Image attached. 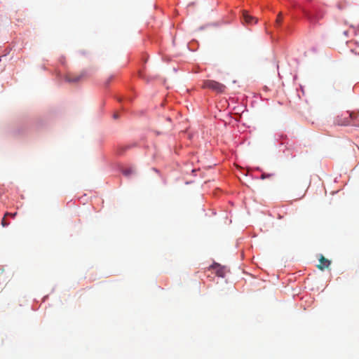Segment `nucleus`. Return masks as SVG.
Returning <instances> with one entry per match:
<instances>
[{
    "instance_id": "nucleus-12",
    "label": "nucleus",
    "mask_w": 359,
    "mask_h": 359,
    "mask_svg": "<svg viewBox=\"0 0 359 359\" xmlns=\"http://www.w3.org/2000/svg\"><path fill=\"white\" fill-rule=\"evenodd\" d=\"M269 175H265V174H262V179H264V178H266V177H269Z\"/></svg>"
},
{
    "instance_id": "nucleus-3",
    "label": "nucleus",
    "mask_w": 359,
    "mask_h": 359,
    "mask_svg": "<svg viewBox=\"0 0 359 359\" xmlns=\"http://www.w3.org/2000/svg\"><path fill=\"white\" fill-rule=\"evenodd\" d=\"M88 76V72L87 70H83L82 72L74 74L68 73L65 76V81L69 83H78L85 80Z\"/></svg>"
},
{
    "instance_id": "nucleus-13",
    "label": "nucleus",
    "mask_w": 359,
    "mask_h": 359,
    "mask_svg": "<svg viewBox=\"0 0 359 359\" xmlns=\"http://www.w3.org/2000/svg\"><path fill=\"white\" fill-rule=\"evenodd\" d=\"M118 117V114L117 113L114 114V118H117Z\"/></svg>"
},
{
    "instance_id": "nucleus-10",
    "label": "nucleus",
    "mask_w": 359,
    "mask_h": 359,
    "mask_svg": "<svg viewBox=\"0 0 359 359\" xmlns=\"http://www.w3.org/2000/svg\"><path fill=\"white\" fill-rule=\"evenodd\" d=\"M281 21H282V16H281V13H280L277 17L276 22L277 25H280Z\"/></svg>"
},
{
    "instance_id": "nucleus-5",
    "label": "nucleus",
    "mask_w": 359,
    "mask_h": 359,
    "mask_svg": "<svg viewBox=\"0 0 359 359\" xmlns=\"http://www.w3.org/2000/svg\"><path fill=\"white\" fill-rule=\"evenodd\" d=\"M323 14L318 13L316 14H308L307 18L311 23H316L318 20L323 18Z\"/></svg>"
},
{
    "instance_id": "nucleus-1",
    "label": "nucleus",
    "mask_w": 359,
    "mask_h": 359,
    "mask_svg": "<svg viewBox=\"0 0 359 359\" xmlns=\"http://www.w3.org/2000/svg\"><path fill=\"white\" fill-rule=\"evenodd\" d=\"M356 118L355 114L353 112L346 111L341 116H338L335 120V123L339 126H348L353 125L359 126V124L352 123V121Z\"/></svg>"
},
{
    "instance_id": "nucleus-8",
    "label": "nucleus",
    "mask_w": 359,
    "mask_h": 359,
    "mask_svg": "<svg viewBox=\"0 0 359 359\" xmlns=\"http://www.w3.org/2000/svg\"><path fill=\"white\" fill-rule=\"evenodd\" d=\"M134 172V170L132 168H126L123 169L122 173L126 176H129Z\"/></svg>"
},
{
    "instance_id": "nucleus-11",
    "label": "nucleus",
    "mask_w": 359,
    "mask_h": 359,
    "mask_svg": "<svg viewBox=\"0 0 359 359\" xmlns=\"http://www.w3.org/2000/svg\"><path fill=\"white\" fill-rule=\"evenodd\" d=\"M16 215H17V212H14V213L6 212V213L5 214V217L11 216V217H12L13 218V217H15L16 216Z\"/></svg>"
},
{
    "instance_id": "nucleus-2",
    "label": "nucleus",
    "mask_w": 359,
    "mask_h": 359,
    "mask_svg": "<svg viewBox=\"0 0 359 359\" xmlns=\"http://www.w3.org/2000/svg\"><path fill=\"white\" fill-rule=\"evenodd\" d=\"M202 88L210 89L219 93H223L226 89V86L224 84L214 80L203 81Z\"/></svg>"
},
{
    "instance_id": "nucleus-7",
    "label": "nucleus",
    "mask_w": 359,
    "mask_h": 359,
    "mask_svg": "<svg viewBox=\"0 0 359 359\" xmlns=\"http://www.w3.org/2000/svg\"><path fill=\"white\" fill-rule=\"evenodd\" d=\"M245 22L248 24H255L257 21L256 18L250 15L247 12H244L243 14Z\"/></svg>"
},
{
    "instance_id": "nucleus-4",
    "label": "nucleus",
    "mask_w": 359,
    "mask_h": 359,
    "mask_svg": "<svg viewBox=\"0 0 359 359\" xmlns=\"http://www.w3.org/2000/svg\"><path fill=\"white\" fill-rule=\"evenodd\" d=\"M319 262L320 264L317 265V267L321 271H323L325 269H328L331 264V262L326 259L323 255H320Z\"/></svg>"
},
{
    "instance_id": "nucleus-6",
    "label": "nucleus",
    "mask_w": 359,
    "mask_h": 359,
    "mask_svg": "<svg viewBox=\"0 0 359 359\" xmlns=\"http://www.w3.org/2000/svg\"><path fill=\"white\" fill-rule=\"evenodd\" d=\"M212 269L216 270V274L219 277H224V269L223 267H222L218 264H214L210 266Z\"/></svg>"
},
{
    "instance_id": "nucleus-9",
    "label": "nucleus",
    "mask_w": 359,
    "mask_h": 359,
    "mask_svg": "<svg viewBox=\"0 0 359 359\" xmlns=\"http://www.w3.org/2000/svg\"><path fill=\"white\" fill-rule=\"evenodd\" d=\"M9 224V223L6 222V217L4 216L1 220V225L4 226V227H6V226H8Z\"/></svg>"
}]
</instances>
